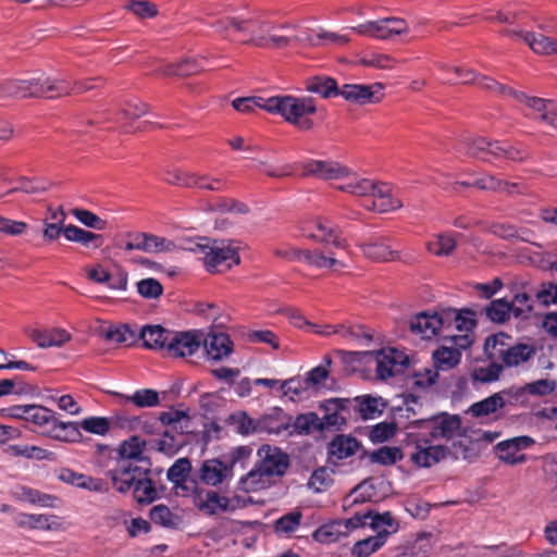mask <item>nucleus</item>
<instances>
[{
    "mask_svg": "<svg viewBox=\"0 0 557 557\" xmlns=\"http://www.w3.org/2000/svg\"><path fill=\"white\" fill-rule=\"evenodd\" d=\"M110 473L113 487L120 493L132 492L134 499L140 505L151 504L160 497L150 463L124 462Z\"/></svg>",
    "mask_w": 557,
    "mask_h": 557,
    "instance_id": "1",
    "label": "nucleus"
},
{
    "mask_svg": "<svg viewBox=\"0 0 557 557\" xmlns=\"http://www.w3.org/2000/svg\"><path fill=\"white\" fill-rule=\"evenodd\" d=\"M476 85L486 90H493L504 96H509L520 103H524L527 116L557 129V102L537 97H529L522 91L497 83L492 77L478 75Z\"/></svg>",
    "mask_w": 557,
    "mask_h": 557,
    "instance_id": "2",
    "label": "nucleus"
},
{
    "mask_svg": "<svg viewBox=\"0 0 557 557\" xmlns=\"http://www.w3.org/2000/svg\"><path fill=\"white\" fill-rule=\"evenodd\" d=\"M337 189L358 197H370L371 205H366L369 210L381 213L391 212L401 208V201L392 195V188L384 183H375L369 178L358 177L349 171L348 177Z\"/></svg>",
    "mask_w": 557,
    "mask_h": 557,
    "instance_id": "3",
    "label": "nucleus"
},
{
    "mask_svg": "<svg viewBox=\"0 0 557 557\" xmlns=\"http://www.w3.org/2000/svg\"><path fill=\"white\" fill-rule=\"evenodd\" d=\"M264 106L267 112L281 115L300 131H310L314 126L313 121L308 117L317 112L314 100L311 97L273 96L268 98Z\"/></svg>",
    "mask_w": 557,
    "mask_h": 557,
    "instance_id": "4",
    "label": "nucleus"
},
{
    "mask_svg": "<svg viewBox=\"0 0 557 557\" xmlns=\"http://www.w3.org/2000/svg\"><path fill=\"white\" fill-rule=\"evenodd\" d=\"M259 454L260 462L242 479L246 490L263 488L271 478L283 476L290 465L289 456L278 447L263 445Z\"/></svg>",
    "mask_w": 557,
    "mask_h": 557,
    "instance_id": "5",
    "label": "nucleus"
},
{
    "mask_svg": "<svg viewBox=\"0 0 557 557\" xmlns=\"http://www.w3.org/2000/svg\"><path fill=\"white\" fill-rule=\"evenodd\" d=\"M252 448L242 445L232 448L220 458H212L202 461L199 471V480L209 486H218L228 482L234 476V468L236 465L244 467L245 462L250 458Z\"/></svg>",
    "mask_w": 557,
    "mask_h": 557,
    "instance_id": "6",
    "label": "nucleus"
},
{
    "mask_svg": "<svg viewBox=\"0 0 557 557\" xmlns=\"http://www.w3.org/2000/svg\"><path fill=\"white\" fill-rule=\"evenodd\" d=\"M258 168L262 169L270 177H284L294 174L296 169L301 170L302 176H311L319 180H339L348 177L349 169L332 160L308 159L296 164H286L281 169H272L264 161H259Z\"/></svg>",
    "mask_w": 557,
    "mask_h": 557,
    "instance_id": "7",
    "label": "nucleus"
},
{
    "mask_svg": "<svg viewBox=\"0 0 557 557\" xmlns=\"http://www.w3.org/2000/svg\"><path fill=\"white\" fill-rule=\"evenodd\" d=\"M191 250L203 256V265L210 273L227 271L240 262L237 248L227 240L201 238Z\"/></svg>",
    "mask_w": 557,
    "mask_h": 557,
    "instance_id": "8",
    "label": "nucleus"
},
{
    "mask_svg": "<svg viewBox=\"0 0 557 557\" xmlns=\"http://www.w3.org/2000/svg\"><path fill=\"white\" fill-rule=\"evenodd\" d=\"M510 336L498 333L486 338L484 349L491 359H499L505 367H518L528 362L535 355V347L530 344L510 345Z\"/></svg>",
    "mask_w": 557,
    "mask_h": 557,
    "instance_id": "9",
    "label": "nucleus"
},
{
    "mask_svg": "<svg viewBox=\"0 0 557 557\" xmlns=\"http://www.w3.org/2000/svg\"><path fill=\"white\" fill-rule=\"evenodd\" d=\"M368 362L374 363L376 379L386 381L397 374L404 373L409 364V357L396 348H383L376 351H369Z\"/></svg>",
    "mask_w": 557,
    "mask_h": 557,
    "instance_id": "10",
    "label": "nucleus"
},
{
    "mask_svg": "<svg viewBox=\"0 0 557 557\" xmlns=\"http://www.w3.org/2000/svg\"><path fill=\"white\" fill-rule=\"evenodd\" d=\"M149 111L148 104L144 103L138 99H132L125 102V104L117 110L116 113H111V116L107 117V123H114L115 126L112 128L119 129L121 133L131 134L135 132L148 131L153 124L145 121L135 126V121L147 114Z\"/></svg>",
    "mask_w": 557,
    "mask_h": 557,
    "instance_id": "11",
    "label": "nucleus"
},
{
    "mask_svg": "<svg viewBox=\"0 0 557 557\" xmlns=\"http://www.w3.org/2000/svg\"><path fill=\"white\" fill-rule=\"evenodd\" d=\"M535 440L529 435H520L498 442L495 445V453L500 461L515 466L524 463L527 455L523 450L531 448Z\"/></svg>",
    "mask_w": 557,
    "mask_h": 557,
    "instance_id": "12",
    "label": "nucleus"
},
{
    "mask_svg": "<svg viewBox=\"0 0 557 557\" xmlns=\"http://www.w3.org/2000/svg\"><path fill=\"white\" fill-rule=\"evenodd\" d=\"M194 504L205 515L215 516L234 511L238 507V498H230L213 490H202L194 496Z\"/></svg>",
    "mask_w": 557,
    "mask_h": 557,
    "instance_id": "13",
    "label": "nucleus"
},
{
    "mask_svg": "<svg viewBox=\"0 0 557 557\" xmlns=\"http://www.w3.org/2000/svg\"><path fill=\"white\" fill-rule=\"evenodd\" d=\"M352 401L348 398H330L320 404V409L324 411L321 419L323 431L326 429L339 430L350 418Z\"/></svg>",
    "mask_w": 557,
    "mask_h": 557,
    "instance_id": "14",
    "label": "nucleus"
},
{
    "mask_svg": "<svg viewBox=\"0 0 557 557\" xmlns=\"http://www.w3.org/2000/svg\"><path fill=\"white\" fill-rule=\"evenodd\" d=\"M166 354L172 357L193 356L200 349L202 336L198 331H172Z\"/></svg>",
    "mask_w": 557,
    "mask_h": 557,
    "instance_id": "15",
    "label": "nucleus"
},
{
    "mask_svg": "<svg viewBox=\"0 0 557 557\" xmlns=\"http://www.w3.org/2000/svg\"><path fill=\"white\" fill-rule=\"evenodd\" d=\"M339 96L358 104L376 103L383 98V85L381 83L372 85L345 84L341 87Z\"/></svg>",
    "mask_w": 557,
    "mask_h": 557,
    "instance_id": "16",
    "label": "nucleus"
},
{
    "mask_svg": "<svg viewBox=\"0 0 557 557\" xmlns=\"http://www.w3.org/2000/svg\"><path fill=\"white\" fill-rule=\"evenodd\" d=\"M304 235L322 243H332L335 247L345 246V240L338 236L337 227L326 218H317L304 228Z\"/></svg>",
    "mask_w": 557,
    "mask_h": 557,
    "instance_id": "17",
    "label": "nucleus"
},
{
    "mask_svg": "<svg viewBox=\"0 0 557 557\" xmlns=\"http://www.w3.org/2000/svg\"><path fill=\"white\" fill-rule=\"evenodd\" d=\"M284 256L289 260L304 262L318 269L337 270L345 267V264L333 255L326 256L319 250L292 249L285 252Z\"/></svg>",
    "mask_w": 557,
    "mask_h": 557,
    "instance_id": "18",
    "label": "nucleus"
},
{
    "mask_svg": "<svg viewBox=\"0 0 557 557\" xmlns=\"http://www.w3.org/2000/svg\"><path fill=\"white\" fill-rule=\"evenodd\" d=\"M290 414L281 407H273L268 412L259 417V434L288 436Z\"/></svg>",
    "mask_w": 557,
    "mask_h": 557,
    "instance_id": "19",
    "label": "nucleus"
},
{
    "mask_svg": "<svg viewBox=\"0 0 557 557\" xmlns=\"http://www.w3.org/2000/svg\"><path fill=\"white\" fill-rule=\"evenodd\" d=\"M27 336L39 347H61L72 339L71 334L61 327L26 329Z\"/></svg>",
    "mask_w": 557,
    "mask_h": 557,
    "instance_id": "20",
    "label": "nucleus"
},
{
    "mask_svg": "<svg viewBox=\"0 0 557 557\" xmlns=\"http://www.w3.org/2000/svg\"><path fill=\"white\" fill-rule=\"evenodd\" d=\"M277 30V25L272 26L262 15L255 14L249 17H239L237 23V33L246 35L248 38L244 40L246 44L255 46V38L264 37L265 33Z\"/></svg>",
    "mask_w": 557,
    "mask_h": 557,
    "instance_id": "21",
    "label": "nucleus"
},
{
    "mask_svg": "<svg viewBox=\"0 0 557 557\" xmlns=\"http://www.w3.org/2000/svg\"><path fill=\"white\" fill-rule=\"evenodd\" d=\"M202 344L207 357L214 361H220L227 358L233 352V342L226 333L210 332Z\"/></svg>",
    "mask_w": 557,
    "mask_h": 557,
    "instance_id": "22",
    "label": "nucleus"
},
{
    "mask_svg": "<svg viewBox=\"0 0 557 557\" xmlns=\"http://www.w3.org/2000/svg\"><path fill=\"white\" fill-rule=\"evenodd\" d=\"M461 426V419L458 414L441 413L429 420L430 435L432 438H453Z\"/></svg>",
    "mask_w": 557,
    "mask_h": 557,
    "instance_id": "23",
    "label": "nucleus"
},
{
    "mask_svg": "<svg viewBox=\"0 0 557 557\" xmlns=\"http://www.w3.org/2000/svg\"><path fill=\"white\" fill-rule=\"evenodd\" d=\"M40 91L32 79H7L0 83V100L34 97Z\"/></svg>",
    "mask_w": 557,
    "mask_h": 557,
    "instance_id": "24",
    "label": "nucleus"
},
{
    "mask_svg": "<svg viewBox=\"0 0 557 557\" xmlns=\"http://www.w3.org/2000/svg\"><path fill=\"white\" fill-rule=\"evenodd\" d=\"M443 325L444 319L437 312L430 314L423 311L416 314L410 321L411 332L421 335L424 339L435 336Z\"/></svg>",
    "mask_w": 557,
    "mask_h": 557,
    "instance_id": "25",
    "label": "nucleus"
},
{
    "mask_svg": "<svg viewBox=\"0 0 557 557\" xmlns=\"http://www.w3.org/2000/svg\"><path fill=\"white\" fill-rule=\"evenodd\" d=\"M362 252L369 259L379 262L394 261L399 257V251L388 243L387 238L377 237L361 245Z\"/></svg>",
    "mask_w": 557,
    "mask_h": 557,
    "instance_id": "26",
    "label": "nucleus"
},
{
    "mask_svg": "<svg viewBox=\"0 0 557 557\" xmlns=\"http://www.w3.org/2000/svg\"><path fill=\"white\" fill-rule=\"evenodd\" d=\"M172 335V331L164 329L163 326L156 325H146L141 329L139 333V337L143 341V344L148 349L153 350H168L170 337Z\"/></svg>",
    "mask_w": 557,
    "mask_h": 557,
    "instance_id": "27",
    "label": "nucleus"
},
{
    "mask_svg": "<svg viewBox=\"0 0 557 557\" xmlns=\"http://www.w3.org/2000/svg\"><path fill=\"white\" fill-rule=\"evenodd\" d=\"M313 431H323L321 424V418L318 413L311 411L306 413H299L295 418L290 416L288 437L310 435Z\"/></svg>",
    "mask_w": 557,
    "mask_h": 557,
    "instance_id": "28",
    "label": "nucleus"
},
{
    "mask_svg": "<svg viewBox=\"0 0 557 557\" xmlns=\"http://www.w3.org/2000/svg\"><path fill=\"white\" fill-rule=\"evenodd\" d=\"M473 187L488 191H500L507 195L521 194V185L503 181L491 174H483L472 180Z\"/></svg>",
    "mask_w": 557,
    "mask_h": 557,
    "instance_id": "29",
    "label": "nucleus"
},
{
    "mask_svg": "<svg viewBox=\"0 0 557 557\" xmlns=\"http://www.w3.org/2000/svg\"><path fill=\"white\" fill-rule=\"evenodd\" d=\"M461 356L458 348L443 343L432 352L433 367L440 372L453 370L461 362Z\"/></svg>",
    "mask_w": 557,
    "mask_h": 557,
    "instance_id": "30",
    "label": "nucleus"
},
{
    "mask_svg": "<svg viewBox=\"0 0 557 557\" xmlns=\"http://www.w3.org/2000/svg\"><path fill=\"white\" fill-rule=\"evenodd\" d=\"M389 534L388 530H382L374 536L357 541L351 547V555L355 557H370L384 546Z\"/></svg>",
    "mask_w": 557,
    "mask_h": 557,
    "instance_id": "31",
    "label": "nucleus"
},
{
    "mask_svg": "<svg viewBox=\"0 0 557 557\" xmlns=\"http://www.w3.org/2000/svg\"><path fill=\"white\" fill-rule=\"evenodd\" d=\"M351 401V408L358 411L363 420L374 419L376 416H380L386 406L381 397L371 395L358 396Z\"/></svg>",
    "mask_w": 557,
    "mask_h": 557,
    "instance_id": "32",
    "label": "nucleus"
},
{
    "mask_svg": "<svg viewBox=\"0 0 557 557\" xmlns=\"http://www.w3.org/2000/svg\"><path fill=\"white\" fill-rule=\"evenodd\" d=\"M226 423L236 434L242 436L259 434V418L253 419L244 410L231 413L226 419Z\"/></svg>",
    "mask_w": 557,
    "mask_h": 557,
    "instance_id": "33",
    "label": "nucleus"
},
{
    "mask_svg": "<svg viewBox=\"0 0 557 557\" xmlns=\"http://www.w3.org/2000/svg\"><path fill=\"white\" fill-rule=\"evenodd\" d=\"M360 447L358 440L350 435H336L329 444V455L337 460L346 459L357 453Z\"/></svg>",
    "mask_w": 557,
    "mask_h": 557,
    "instance_id": "34",
    "label": "nucleus"
},
{
    "mask_svg": "<svg viewBox=\"0 0 557 557\" xmlns=\"http://www.w3.org/2000/svg\"><path fill=\"white\" fill-rule=\"evenodd\" d=\"M494 150H492L493 160L506 159L513 162L525 161L530 153L522 145H512L508 141H494Z\"/></svg>",
    "mask_w": 557,
    "mask_h": 557,
    "instance_id": "35",
    "label": "nucleus"
},
{
    "mask_svg": "<svg viewBox=\"0 0 557 557\" xmlns=\"http://www.w3.org/2000/svg\"><path fill=\"white\" fill-rule=\"evenodd\" d=\"M306 90L329 99L339 96L341 88L338 87L337 82L332 77L314 76L307 81Z\"/></svg>",
    "mask_w": 557,
    "mask_h": 557,
    "instance_id": "36",
    "label": "nucleus"
},
{
    "mask_svg": "<svg viewBox=\"0 0 557 557\" xmlns=\"http://www.w3.org/2000/svg\"><path fill=\"white\" fill-rule=\"evenodd\" d=\"M344 536H347L346 527L339 520L325 523L312 533L313 540L321 544H332Z\"/></svg>",
    "mask_w": 557,
    "mask_h": 557,
    "instance_id": "37",
    "label": "nucleus"
},
{
    "mask_svg": "<svg viewBox=\"0 0 557 557\" xmlns=\"http://www.w3.org/2000/svg\"><path fill=\"white\" fill-rule=\"evenodd\" d=\"M502 397L503 395L499 392L495 393L480 401L472 404L467 412L474 418H483L495 413L499 409L505 408V403Z\"/></svg>",
    "mask_w": 557,
    "mask_h": 557,
    "instance_id": "38",
    "label": "nucleus"
},
{
    "mask_svg": "<svg viewBox=\"0 0 557 557\" xmlns=\"http://www.w3.org/2000/svg\"><path fill=\"white\" fill-rule=\"evenodd\" d=\"M119 454L121 456V460L117 466L124 462H131L134 465L150 463L148 460L140 457L143 454V443L138 436H132L129 440L124 441L120 445Z\"/></svg>",
    "mask_w": 557,
    "mask_h": 557,
    "instance_id": "39",
    "label": "nucleus"
},
{
    "mask_svg": "<svg viewBox=\"0 0 557 557\" xmlns=\"http://www.w3.org/2000/svg\"><path fill=\"white\" fill-rule=\"evenodd\" d=\"M15 524L22 529L29 530H58L60 529V523L57 521H50V517L46 515H27L20 513L14 519Z\"/></svg>",
    "mask_w": 557,
    "mask_h": 557,
    "instance_id": "40",
    "label": "nucleus"
},
{
    "mask_svg": "<svg viewBox=\"0 0 557 557\" xmlns=\"http://www.w3.org/2000/svg\"><path fill=\"white\" fill-rule=\"evenodd\" d=\"M27 413L26 421L32 422L45 434H48L51 426L57 423L55 413L44 406L33 405Z\"/></svg>",
    "mask_w": 557,
    "mask_h": 557,
    "instance_id": "41",
    "label": "nucleus"
},
{
    "mask_svg": "<svg viewBox=\"0 0 557 557\" xmlns=\"http://www.w3.org/2000/svg\"><path fill=\"white\" fill-rule=\"evenodd\" d=\"M493 147L494 141H490L484 137L467 139L463 143V149L466 154L485 162L493 161Z\"/></svg>",
    "mask_w": 557,
    "mask_h": 557,
    "instance_id": "42",
    "label": "nucleus"
},
{
    "mask_svg": "<svg viewBox=\"0 0 557 557\" xmlns=\"http://www.w3.org/2000/svg\"><path fill=\"white\" fill-rule=\"evenodd\" d=\"M446 455L444 446H429L426 448H418L411 454V461L418 467L429 468L437 463Z\"/></svg>",
    "mask_w": 557,
    "mask_h": 557,
    "instance_id": "43",
    "label": "nucleus"
},
{
    "mask_svg": "<svg viewBox=\"0 0 557 557\" xmlns=\"http://www.w3.org/2000/svg\"><path fill=\"white\" fill-rule=\"evenodd\" d=\"M149 518L153 523L168 529H178L183 522L178 515L173 513L163 504L153 506L150 509Z\"/></svg>",
    "mask_w": 557,
    "mask_h": 557,
    "instance_id": "44",
    "label": "nucleus"
},
{
    "mask_svg": "<svg viewBox=\"0 0 557 557\" xmlns=\"http://www.w3.org/2000/svg\"><path fill=\"white\" fill-rule=\"evenodd\" d=\"M32 81L33 83H36L40 89V91L34 96L35 98L42 96L54 98L63 95H70L72 92L70 85L65 81H55L50 78H32Z\"/></svg>",
    "mask_w": 557,
    "mask_h": 557,
    "instance_id": "45",
    "label": "nucleus"
},
{
    "mask_svg": "<svg viewBox=\"0 0 557 557\" xmlns=\"http://www.w3.org/2000/svg\"><path fill=\"white\" fill-rule=\"evenodd\" d=\"M191 471V462L188 458H178L168 469L166 479L174 484L176 488L186 490L187 478Z\"/></svg>",
    "mask_w": 557,
    "mask_h": 557,
    "instance_id": "46",
    "label": "nucleus"
},
{
    "mask_svg": "<svg viewBox=\"0 0 557 557\" xmlns=\"http://www.w3.org/2000/svg\"><path fill=\"white\" fill-rule=\"evenodd\" d=\"M48 435L54 440L67 443H75L82 438L78 424L75 422H62L57 418V423L51 426Z\"/></svg>",
    "mask_w": 557,
    "mask_h": 557,
    "instance_id": "47",
    "label": "nucleus"
},
{
    "mask_svg": "<svg viewBox=\"0 0 557 557\" xmlns=\"http://www.w3.org/2000/svg\"><path fill=\"white\" fill-rule=\"evenodd\" d=\"M159 421L162 425L168 426V430L183 434L188 428L190 419L186 411L171 409L169 411L161 412Z\"/></svg>",
    "mask_w": 557,
    "mask_h": 557,
    "instance_id": "48",
    "label": "nucleus"
},
{
    "mask_svg": "<svg viewBox=\"0 0 557 557\" xmlns=\"http://www.w3.org/2000/svg\"><path fill=\"white\" fill-rule=\"evenodd\" d=\"M360 35L371 36L377 39L387 40L392 39L393 35L389 32L387 18L377 21H369L352 28Z\"/></svg>",
    "mask_w": 557,
    "mask_h": 557,
    "instance_id": "49",
    "label": "nucleus"
},
{
    "mask_svg": "<svg viewBox=\"0 0 557 557\" xmlns=\"http://www.w3.org/2000/svg\"><path fill=\"white\" fill-rule=\"evenodd\" d=\"M525 44L539 54L557 53V39L549 38L543 34L530 32L525 37Z\"/></svg>",
    "mask_w": 557,
    "mask_h": 557,
    "instance_id": "50",
    "label": "nucleus"
},
{
    "mask_svg": "<svg viewBox=\"0 0 557 557\" xmlns=\"http://www.w3.org/2000/svg\"><path fill=\"white\" fill-rule=\"evenodd\" d=\"M9 450L14 456H23L28 459L51 461L57 459L54 451L47 450L34 445H11L9 446Z\"/></svg>",
    "mask_w": 557,
    "mask_h": 557,
    "instance_id": "51",
    "label": "nucleus"
},
{
    "mask_svg": "<svg viewBox=\"0 0 557 557\" xmlns=\"http://www.w3.org/2000/svg\"><path fill=\"white\" fill-rule=\"evenodd\" d=\"M128 285V274L119 264H107V287L114 292L125 293Z\"/></svg>",
    "mask_w": 557,
    "mask_h": 557,
    "instance_id": "52",
    "label": "nucleus"
},
{
    "mask_svg": "<svg viewBox=\"0 0 557 557\" xmlns=\"http://www.w3.org/2000/svg\"><path fill=\"white\" fill-rule=\"evenodd\" d=\"M277 30H285L292 33L293 45L294 46H318L319 40L317 39V35L309 28H300L290 25L289 23H282L277 25Z\"/></svg>",
    "mask_w": 557,
    "mask_h": 557,
    "instance_id": "53",
    "label": "nucleus"
},
{
    "mask_svg": "<svg viewBox=\"0 0 557 557\" xmlns=\"http://www.w3.org/2000/svg\"><path fill=\"white\" fill-rule=\"evenodd\" d=\"M197 176L175 168H168L162 173V180L165 183L188 188L196 187Z\"/></svg>",
    "mask_w": 557,
    "mask_h": 557,
    "instance_id": "54",
    "label": "nucleus"
},
{
    "mask_svg": "<svg viewBox=\"0 0 557 557\" xmlns=\"http://www.w3.org/2000/svg\"><path fill=\"white\" fill-rule=\"evenodd\" d=\"M302 512L298 509L289 511L274 522V531L277 534L290 535L300 525Z\"/></svg>",
    "mask_w": 557,
    "mask_h": 557,
    "instance_id": "55",
    "label": "nucleus"
},
{
    "mask_svg": "<svg viewBox=\"0 0 557 557\" xmlns=\"http://www.w3.org/2000/svg\"><path fill=\"white\" fill-rule=\"evenodd\" d=\"M202 62L203 59L187 58L176 64L166 66L164 74L176 76L194 75L203 69Z\"/></svg>",
    "mask_w": 557,
    "mask_h": 557,
    "instance_id": "56",
    "label": "nucleus"
},
{
    "mask_svg": "<svg viewBox=\"0 0 557 557\" xmlns=\"http://www.w3.org/2000/svg\"><path fill=\"white\" fill-rule=\"evenodd\" d=\"M285 33V30H283ZM255 46L258 48L264 49H282L293 45L292 33L286 32V34H270L264 37H256Z\"/></svg>",
    "mask_w": 557,
    "mask_h": 557,
    "instance_id": "57",
    "label": "nucleus"
},
{
    "mask_svg": "<svg viewBox=\"0 0 557 557\" xmlns=\"http://www.w3.org/2000/svg\"><path fill=\"white\" fill-rule=\"evenodd\" d=\"M512 313L509 301L504 298L492 300L485 307L486 317L495 323H504Z\"/></svg>",
    "mask_w": 557,
    "mask_h": 557,
    "instance_id": "58",
    "label": "nucleus"
},
{
    "mask_svg": "<svg viewBox=\"0 0 557 557\" xmlns=\"http://www.w3.org/2000/svg\"><path fill=\"white\" fill-rule=\"evenodd\" d=\"M404 454L399 447L396 446H383L371 453L370 459L372 462L380 463L383 466H392L397 461L401 460Z\"/></svg>",
    "mask_w": 557,
    "mask_h": 557,
    "instance_id": "59",
    "label": "nucleus"
},
{
    "mask_svg": "<svg viewBox=\"0 0 557 557\" xmlns=\"http://www.w3.org/2000/svg\"><path fill=\"white\" fill-rule=\"evenodd\" d=\"M503 395V400L506 406L519 407L528 406L531 404L529 394L527 393L525 385L523 386H511L509 388L499 392Z\"/></svg>",
    "mask_w": 557,
    "mask_h": 557,
    "instance_id": "60",
    "label": "nucleus"
},
{
    "mask_svg": "<svg viewBox=\"0 0 557 557\" xmlns=\"http://www.w3.org/2000/svg\"><path fill=\"white\" fill-rule=\"evenodd\" d=\"M63 234L66 237V239L71 242H77L83 244H88L90 242H97L95 244L96 247H99L101 245L102 238L101 235L95 234L89 231H85L83 228H79L76 225H67L63 228Z\"/></svg>",
    "mask_w": 557,
    "mask_h": 557,
    "instance_id": "61",
    "label": "nucleus"
},
{
    "mask_svg": "<svg viewBox=\"0 0 557 557\" xmlns=\"http://www.w3.org/2000/svg\"><path fill=\"white\" fill-rule=\"evenodd\" d=\"M333 471L322 467L314 470L308 481V486L314 493L326 491L333 484Z\"/></svg>",
    "mask_w": 557,
    "mask_h": 557,
    "instance_id": "62",
    "label": "nucleus"
},
{
    "mask_svg": "<svg viewBox=\"0 0 557 557\" xmlns=\"http://www.w3.org/2000/svg\"><path fill=\"white\" fill-rule=\"evenodd\" d=\"M503 366L497 362H491L486 367H476L471 372V379L474 382L492 383L499 379Z\"/></svg>",
    "mask_w": 557,
    "mask_h": 557,
    "instance_id": "63",
    "label": "nucleus"
},
{
    "mask_svg": "<svg viewBox=\"0 0 557 557\" xmlns=\"http://www.w3.org/2000/svg\"><path fill=\"white\" fill-rule=\"evenodd\" d=\"M135 334L128 325L122 324L117 326H110L107 329V342H114L116 344L132 345L135 342Z\"/></svg>",
    "mask_w": 557,
    "mask_h": 557,
    "instance_id": "64",
    "label": "nucleus"
}]
</instances>
